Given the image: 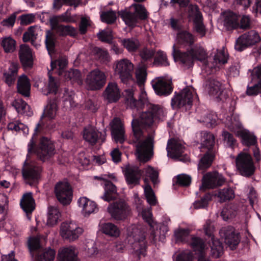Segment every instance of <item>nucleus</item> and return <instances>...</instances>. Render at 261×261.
I'll use <instances>...</instances> for the list:
<instances>
[{
	"mask_svg": "<svg viewBox=\"0 0 261 261\" xmlns=\"http://www.w3.org/2000/svg\"><path fill=\"white\" fill-rule=\"evenodd\" d=\"M202 182L203 188L214 189L222 186L225 182V179L222 174L215 171L205 174Z\"/></svg>",
	"mask_w": 261,
	"mask_h": 261,
	"instance_id": "nucleus-21",
	"label": "nucleus"
},
{
	"mask_svg": "<svg viewBox=\"0 0 261 261\" xmlns=\"http://www.w3.org/2000/svg\"><path fill=\"white\" fill-rule=\"evenodd\" d=\"M101 133L95 129V128L90 126L85 128L83 132L84 139L91 145H94L98 139L103 142L105 138L100 137Z\"/></svg>",
	"mask_w": 261,
	"mask_h": 261,
	"instance_id": "nucleus-34",
	"label": "nucleus"
},
{
	"mask_svg": "<svg viewBox=\"0 0 261 261\" xmlns=\"http://www.w3.org/2000/svg\"><path fill=\"white\" fill-rule=\"evenodd\" d=\"M238 170L243 176L249 177L254 174L255 167L251 156L246 153H240L236 159Z\"/></svg>",
	"mask_w": 261,
	"mask_h": 261,
	"instance_id": "nucleus-14",
	"label": "nucleus"
},
{
	"mask_svg": "<svg viewBox=\"0 0 261 261\" xmlns=\"http://www.w3.org/2000/svg\"><path fill=\"white\" fill-rule=\"evenodd\" d=\"M215 74L202 76L205 79V90L209 95L217 102H224L229 97L227 90L224 85L215 77Z\"/></svg>",
	"mask_w": 261,
	"mask_h": 261,
	"instance_id": "nucleus-5",
	"label": "nucleus"
},
{
	"mask_svg": "<svg viewBox=\"0 0 261 261\" xmlns=\"http://www.w3.org/2000/svg\"><path fill=\"white\" fill-rule=\"evenodd\" d=\"M1 45L5 53H12L16 49V41L11 37H5L2 40Z\"/></svg>",
	"mask_w": 261,
	"mask_h": 261,
	"instance_id": "nucleus-49",
	"label": "nucleus"
},
{
	"mask_svg": "<svg viewBox=\"0 0 261 261\" xmlns=\"http://www.w3.org/2000/svg\"><path fill=\"white\" fill-rule=\"evenodd\" d=\"M20 205L28 215L32 213L35 209V201L31 193L23 195L20 201Z\"/></svg>",
	"mask_w": 261,
	"mask_h": 261,
	"instance_id": "nucleus-36",
	"label": "nucleus"
},
{
	"mask_svg": "<svg viewBox=\"0 0 261 261\" xmlns=\"http://www.w3.org/2000/svg\"><path fill=\"white\" fill-rule=\"evenodd\" d=\"M241 137L242 138V142L244 145L249 147L250 146H254L256 145V137L254 135L251 134L249 132H241Z\"/></svg>",
	"mask_w": 261,
	"mask_h": 261,
	"instance_id": "nucleus-53",
	"label": "nucleus"
},
{
	"mask_svg": "<svg viewBox=\"0 0 261 261\" xmlns=\"http://www.w3.org/2000/svg\"><path fill=\"white\" fill-rule=\"evenodd\" d=\"M228 58L229 55L224 47L213 50L209 56V65H204L203 73L206 75L216 74L220 67L227 63Z\"/></svg>",
	"mask_w": 261,
	"mask_h": 261,
	"instance_id": "nucleus-6",
	"label": "nucleus"
},
{
	"mask_svg": "<svg viewBox=\"0 0 261 261\" xmlns=\"http://www.w3.org/2000/svg\"><path fill=\"white\" fill-rule=\"evenodd\" d=\"M56 196L59 201L63 205L69 204L72 198V190L67 181H60L55 187Z\"/></svg>",
	"mask_w": 261,
	"mask_h": 261,
	"instance_id": "nucleus-19",
	"label": "nucleus"
},
{
	"mask_svg": "<svg viewBox=\"0 0 261 261\" xmlns=\"http://www.w3.org/2000/svg\"><path fill=\"white\" fill-rule=\"evenodd\" d=\"M144 110H145L140 113L139 117H137L134 111L131 126L137 156L140 161L146 162L151 159L153 153L154 119H162L165 112L162 107L154 104L148 103Z\"/></svg>",
	"mask_w": 261,
	"mask_h": 261,
	"instance_id": "nucleus-1",
	"label": "nucleus"
},
{
	"mask_svg": "<svg viewBox=\"0 0 261 261\" xmlns=\"http://www.w3.org/2000/svg\"><path fill=\"white\" fill-rule=\"evenodd\" d=\"M95 57L101 62L107 63L110 61V57L108 51L100 48H95Z\"/></svg>",
	"mask_w": 261,
	"mask_h": 261,
	"instance_id": "nucleus-64",
	"label": "nucleus"
},
{
	"mask_svg": "<svg viewBox=\"0 0 261 261\" xmlns=\"http://www.w3.org/2000/svg\"><path fill=\"white\" fill-rule=\"evenodd\" d=\"M220 232L224 237V242L226 245L231 250H235L240 242V234L236 232L234 228L231 226L223 227Z\"/></svg>",
	"mask_w": 261,
	"mask_h": 261,
	"instance_id": "nucleus-23",
	"label": "nucleus"
},
{
	"mask_svg": "<svg viewBox=\"0 0 261 261\" xmlns=\"http://www.w3.org/2000/svg\"><path fill=\"white\" fill-rule=\"evenodd\" d=\"M41 32L42 30L39 26L33 25L30 27L27 31L24 32L23 35V41L27 42L31 40L33 43Z\"/></svg>",
	"mask_w": 261,
	"mask_h": 261,
	"instance_id": "nucleus-39",
	"label": "nucleus"
},
{
	"mask_svg": "<svg viewBox=\"0 0 261 261\" xmlns=\"http://www.w3.org/2000/svg\"><path fill=\"white\" fill-rule=\"evenodd\" d=\"M191 177L186 174L177 175L173 178V185H176L181 187H188L191 183Z\"/></svg>",
	"mask_w": 261,
	"mask_h": 261,
	"instance_id": "nucleus-54",
	"label": "nucleus"
},
{
	"mask_svg": "<svg viewBox=\"0 0 261 261\" xmlns=\"http://www.w3.org/2000/svg\"><path fill=\"white\" fill-rule=\"evenodd\" d=\"M193 87H187L178 92H174L171 98V106L173 109L183 108L186 111L189 110L192 106Z\"/></svg>",
	"mask_w": 261,
	"mask_h": 261,
	"instance_id": "nucleus-8",
	"label": "nucleus"
},
{
	"mask_svg": "<svg viewBox=\"0 0 261 261\" xmlns=\"http://www.w3.org/2000/svg\"><path fill=\"white\" fill-rule=\"evenodd\" d=\"M122 44L129 53L136 51L140 46L139 41L134 38L123 39Z\"/></svg>",
	"mask_w": 261,
	"mask_h": 261,
	"instance_id": "nucleus-56",
	"label": "nucleus"
},
{
	"mask_svg": "<svg viewBox=\"0 0 261 261\" xmlns=\"http://www.w3.org/2000/svg\"><path fill=\"white\" fill-rule=\"evenodd\" d=\"M188 228H178L174 230V236L176 242L185 243L189 245L194 250L196 249V237L190 234Z\"/></svg>",
	"mask_w": 261,
	"mask_h": 261,
	"instance_id": "nucleus-25",
	"label": "nucleus"
},
{
	"mask_svg": "<svg viewBox=\"0 0 261 261\" xmlns=\"http://www.w3.org/2000/svg\"><path fill=\"white\" fill-rule=\"evenodd\" d=\"M204 229L205 235L210 240L206 242L197 237V261H211L206 256L210 248L211 255L214 258L219 257L223 253L222 244L219 240L215 239L213 234L214 227L206 223Z\"/></svg>",
	"mask_w": 261,
	"mask_h": 261,
	"instance_id": "nucleus-2",
	"label": "nucleus"
},
{
	"mask_svg": "<svg viewBox=\"0 0 261 261\" xmlns=\"http://www.w3.org/2000/svg\"><path fill=\"white\" fill-rule=\"evenodd\" d=\"M70 21V17L67 12L62 15L55 16L51 17L49 20L52 28H56L60 25L59 23L62 22H68Z\"/></svg>",
	"mask_w": 261,
	"mask_h": 261,
	"instance_id": "nucleus-58",
	"label": "nucleus"
},
{
	"mask_svg": "<svg viewBox=\"0 0 261 261\" xmlns=\"http://www.w3.org/2000/svg\"><path fill=\"white\" fill-rule=\"evenodd\" d=\"M77 204L84 216H89L98 209L96 203L86 197H80L77 200Z\"/></svg>",
	"mask_w": 261,
	"mask_h": 261,
	"instance_id": "nucleus-31",
	"label": "nucleus"
},
{
	"mask_svg": "<svg viewBox=\"0 0 261 261\" xmlns=\"http://www.w3.org/2000/svg\"><path fill=\"white\" fill-rule=\"evenodd\" d=\"M106 76L99 69H94L88 73L86 84L88 89L96 90L101 88L106 83Z\"/></svg>",
	"mask_w": 261,
	"mask_h": 261,
	"instance_id": "nucleus-17",
	"label": "nucleus"
},
{
	"mask_svg": "<svg viewBox=\"0 0 261 261\" xmlns=\"http://www.w3.org/2000/svg\"><path fill=\"white\" fill-rule=\"evenodd\" d=\"M120 15L125 24L129 27H135L138 22V17L134 13L121 11Z\"/></svg>",
	"mask_w": 261,
	"mask_h": 261,
	"instance_id": "nucleus-47",
	"label": "nucleus"
},
{
	"mask_svg": "<svg viewBox=\"0 0 261 261\" xmlns=\"http://www.w3.org/2000/svg\"><path fill=\"white\" fill-rule=\"evenodd\" d=\"M260 40L258 34L254 30L250 31L242 35L236 40L235 49L242 51L250 46H252Z\"/></svg>",
	"mask_w": 261,
	"mask_h": 261,
	"instance_id": "nucleus-18",
	"label": "nucleus"
},
{
	"mask_svg": "<svg viewBox=\"0 0 261 261\" xmlns=\"http://www.w3.org/2000/svg\"><path fill=\"white\" fill-rule=\"evenodd\" d=\"M105 193L101 198L106 201L110 202L116 198V187L110 181H106L105 184Z\"/></svg>",
	"mask_w": 261,
	"mask_h": 261,
	"instance_id": "nucleus-38",
	"label": "nucleus"
},
{
	"mask_svg": "<svg viewBox=\"0 0 261 261\" xmlns=\"http://www.w3.org/2000/svg\"><path fill=\"white\" fill-rule=\"evenodd\" d=\"M168 156L177 159L180 161L186 162L189 158L187 155L184 154L185 147L182 142L178 139L172 138L168 140L166 147Z\"/></svg>",
	"mask_w": 261,
	"mask_h": 261,
	"instance_id": "nucleus-12",
	"label": "nucleus"
},
{
	"mask_svg": "<svg viewBox=\"0 0 261 261\" xmlns=\"http://www.w3.org/2000/svg\"><path fill=\"white\" fill-rule=\"evenodd\" d=\"M31 84L28 77L24 74L20 76L17 81V89L19 93L25 97L30 95Z\"/></svg>",
	"mask_w": 261,
	"mask_h": 261,
	"instance_id": "nucleus-35",
	"label": "nucleus"
},
{
	"mask_svg": "<svg viewBox=\"0 0 261 261\" xmlns=\"http://www.w3.org/2000/svg\"><path fill=\"white\" fill-rule=\"evenodd\" d=\"M67 65V60L65 57L60 58L54 62H51V67L52 70H54L55 68L57 67H58L59 75H62L65 72L63 70Z\"/></svg>",
	"mask_w": 261,
	"mask_h": 261,
	"instance_id": "nucleus-61",
	"label": "nucleus"
},
{
	"mask_svg": "<svg viewBox=\"0 0 261 261\" xmlns=\"http://www.w3.org/2000/svg\"><path fill=\"white\" fill-rule=\"evenodd\" d=\"M132 7L134 8V13L136 15L138 19L145 20L148 17V13L143 5L133 4Z\"/></svg>",
	"mask_w": 261,
	"mask_h": 261,
	"instance_id": "nucleus-59",
	"label": "nucleus"
},
{
	"mask_svg": "<svg viewBox=\"0 0 261 261\" xmlns=\"http://www.w3.org/2000/svg\"><path fill=\"white\" fill-rule=\"evenodd\" d=\"M143 170L145 175L150 178L154 186H155L159 183V172L156 169L150 166H148L144 168Z\"/></svg>",
	"mask_w": 261,
	"mask_h": 261,
	"instance_id": "nucleus-55",
	"label": "nucleus"
},
{
	"mask_svg": "<svg viewBox=\"0 0 261 261\" xmlns=\"http://www.w3.org/2000/svg\"><path fill=\"white\" fill-rule=\"evenodd\" d=\"M197 61H199L201 64L199 65L201 68V75L205 76L203 73V67L204 65H209V56L207 55L206 49L202 46L197 45Z\"/></svg>",
	"mask_w": 261,
	"mask_h": 261,
	"instance_id": "nucleus-40",
	"label": "nucleus"
},
{
	"mask_svg": "<svg viewBox=\"0 0 261 261\" xmlns=\"http://www.w3.org/2000/svg\"><path fill=\"white\" fill-rule=\"evenodd\" d=\"M151 85L155 93L159 96H167L173 91L172 79L169 77H156L151 81Z\"/></svg>",
	"mask_w": 261,
	"mask_h": 261,
	"instance_id": "nucleus-15",
	"label": "nucleus"
},
{
	"mask_svg": "<svg viewBox=\"0 0 261 261\" xmlns=\"http://www.w3.org/2000/svg\"><path fill=\"white\" fill-rule=\"evenodd\" d=\"M128 242L132 245L135 253L140 258L146 254V244L144 232L136 225H132L127 229Z\"/></svg>",
	"mask_w": 261,
	"mask_h": 261,
	"instance_id": "nucleus-7",
	"label": "nucleus"
},
{
	"mask_svg": "<svg viewBox=\"0 0 261 261\" xmlns=\"http://www.w3.org/2000/svg\"><path fill=\"white\" fill-rule=\"evenodd\" d=\"M218 196L220 198L221 202H225L233 199L234 194L231 188H224L219 191Z\"/></svg>",
	"mask_w": 261,
	"mask_h": 261,
	"instance_id": "nucleus-60",
	"label": "nucleus"
},
{
	"mask_svg": "<svg viewBox=\"0 0 261 261\" xmlns=\"http://www.w3.org/2000/svg\"><path fill=\"white\" fill-rule=\"evenodd\" d=\"M105 98L109 102H116L120 98V91L115 82H110L107 85L104 93Z\"/></svg>",
	"mask_w": 261,
	"mask_h": 261,
	"instance_id": "nucleus-30",
	"label": "nucleus"
},
{
	"mask_svg": "<svg viewBox=\"0 0 261 261\" xmlns=\"http://www.w3.org/2000/svg\"><path fill=\"white\" fill-rule=\"evenodd\" d=\"M12 105L19 114L27 116L32 114V112L30 111L29 106L21 99L15 100Z\"/></svg>",
	"mask_w": 261,
	"mask_h": 261,
	"instance_id": "nucleus-42",
	"label": "nucleus"
},
{
	"mask_svg": "<svg viewBox=\"0 0 261 261\" xmlns=\"http://www.w3.org/2000/svg\"><path fill=\"white\" fill-rule=\"evenodd\" d=\"M134 69V64L127 59H120L115 63V73L124 83L132 79Z\"/></svg>",
	"mask_w": 261,
	"mask_h": 261,
	"instance_id": "nucleus-13",
	"label": "nucleus"
},
{
	"mask_svg": "<svg viewBox=\"0 0 261 261\" xmlns=\"http://www.w3.org/2000/svg\"><path fill=\"white\" fill-rule=\"evenodd\" d=\"M144 193L147 202L151 205H154L156 203V199L155 194L150 187L147 185L144 187Z\"/></svg>",
	"mask_w": 261,
	"mask_h": 261,
	"instance_id": "nucleus-63",
	"label": "nucleus"
},
{
	"mask_svg": "<svg viewBox=\"0 0 261 261\" xmlns=\"http://www.w3.org/2000/svg\"><path fill=\"white\" fill-rule=\"evenodd\" d=\"M28 246L31 254L33 256L35 253H37L36 258L37 261H53L54 260L56 252L50 248L45 249L41 254H39L40 249V240L37 237H31L28 241Z\"/></svg>",
	"mask_w": 261,
	"mask_h": 261,
	"instance_id": "nucleus-10",
	"label": "nucleus"
},
{
	"mask_svg": "<svg viewBox=\"0 0 261 261\" xmlns=\"http://www.w3.org/2000/svg\"><path fill=\"white\" fill-rule=\"evenodd\" d=\"M224 19V25L228 30H232L239 27L240 16L232 11H224L222 14Z\"/></svg>",
	"mask_w": 261,
	"mask_h": 261,
	"instance_id": "nucleus-29",
	"label": "nucleus"
},
{
	"mask_svg": "<svg viewBox=\"0 0 261 261\" xmlns=\"http://www.w3.org/2000/svg\"><path fill=\"white\" fill-rule=\"evenodd\" d=\"M42 125L37 124L35 128V134L28 144L29 153H35L37 158L43 162L49 161L55 154L56 149L53 142L46 137H42L37 145H36L35 134L41 131Z\"/></svg>",
	"mask_w": 261,
	"mask_h": 261,
	"instance_id": "nucleus-4",
	"label": "nucleus"
},
{
	"mask_svg": "<svg viewBox=\"0 0 261 261\" xmlns=\"http://www.w3.org/2000/svg\"><path fill=\"white\" fill-rule=\"evenodd\" d=\"M201 147L200 151H216L215 148V137L214 135L207 131H202L201 133Z\"/></svg>",
	"mask_w": 261,
	"mask_h": 261,
	"instance_id": "nucleus-27",
	"label": "nucleus"
},
{
	"mask_svg": "<svg viewBox=\"0 0 261 261\" xmlns=\"http://www.w3.org/2000/svg\"><path fill=\"white\" fill-rule=\"evenodd\" d=\"M58 110V105L56 99L50 100L44 110V114L49 119H54Z\"/></svg>",
	"mask_w": 261,
	"mask_h": 261,
	"instance_id": "nucleus-51",
	"label": "nucleus"
},
{
	"mask_svg": "<svg viewBox=\"0 0 261 261\" xmlns=\"http://www.w3.org/2000/svg\"><path fill=\"white\" fill-rule=\"evenodd\" d=\"M102 231L106 235L115 238L118 237L120 233L119 228L110 222L106 223L102 225Z\"/></svg>",
	"mask_w": 261,
	"mask_h": 261,
	"instance_id": "nucleus-45",
	"label": "nucleus"
},
{
	"mask_svg": "<svg viewBox=\"0 0 261 261\" xmlns=\"http://www.w3.org/2000/svg\"><path fill=\"white\" fill-rule=\"evenodd\" d=\"M63 74L65 80L70 81L72 83H77L79 84L82 83L81 73L77 69H70Z\"/></svg>",
	"mask_w": 261,
	"mask_h": 261,
	"instance_id": "nucleus-44",
	"label": "nucleus"
},
{
	"mask_svg": "<svg viewBox=\"0 0 261 261\" xmlns=\"http://www.w3.org/2000/svg\"><path fill=\"white\" fill-rule=\"evenodd\" d=\"M52 28L56 30L60 36L69 35L74 37L77 35L76 29L70 25H60L56 28Z\"/></svg>",
	"mask_w": 261,
	"mask_h": 261,
	"instance_id": "nucleus-48",
	"label": "nucleus"
},
{
	"mask_svg": "<svg viewBox=\"0 0 261 261\" xmlns=\"http://www.w3.org/2000/svg\"><path fill=\"white\" fill-rule=\"evenodd\" d=\"M207 30L203 23V17L201 12L197 6V37L202 38L205 36Z\"/></svg>",
	"mask_w": 261,
	"mask_h": 261,
	"instance_id": "nucleus-46",
	"label": "nucleus"
},
{
	"mask_svg": "<svg viewBox=\"0 0 261 261\" xmlns=\"http://www.w3.org/2000/svg\"><path fill=\"white\" fill-rule=\"evenodd\" d=\"M56 36L50 30H47L45 33V44L48 54L51 55L55 51Z\"/></svg>",
	"mask_w": 261,
	"mask_h": 261,
	"instance_id": "nucleus-43",
	"label": "nucleus"
},
{
	"mask_svg": "<svg viewBox=\"0 0 261 261\" xmlns=\"http://www.w3.org/2000/svg\"><path fill=\"white\" fill-rule=\"evenodd\" d=\"M19 56L23 66L25 68H30L32 67V51L28 45L22 44L20 46Z\"/></svg>",
	"mask_w": 261,
	"mask_h": 261,
	"instance_id": "nucleus-32",
	"label": "nucleus"
},
{
	"mask_svg": "<svg viewBox=\"0 0 261 261\" xmlns=\"http://www.w3.org/2000/svg\"><path fill=\"white\" fill-rule=\"evenodd\" d=\"M237 214L236 207L232 205H228L222 209L221 216L224 220L227 221L234 218Z\"/></svg>",
	"mask_w": 261,
	"mask_h": 261,
	"instance_id": "nucleus-50",
	"label": "nucleus"
},
{
	"mask_svg": "<svg viewBox=\"0 0 261 261\" xmlns=\"http://www.w3.org/2000/svg\"><path fill=\"white\" fill-rule=\"evenodd\" d=\"M111 134L116 143H122L125 140V132L123 125L118 118H115L111 123Z\"/></svg>",
	"mask_w": 261,
	"mask_h": 261,
	"instance_id": "nucleus-26",
	"label": "nucleus"
},
{
	"mask_svg": "<svg viewBox=\"0 0 261 261\" xmlns=\"http://www.w3.org/2000/svg\"><path fill=\"white\" fill-rule=\"evenodd\" d=\"M123 173L128 185L134 187L140 184L142 171L137 166L126 165L123 170Z\"/></svg>",
	"mask_w": 261,
	"mask_h": 261,
	"instance_id": "nucleus-24",
	"label": "nucleus"
},
{
	"mask_svg": "<svg viewBox=\"0 0 261 261\" xmlns=\"http://www.w3.org/2000/svg\"><path fill=\"white\" fill-rule=\"evenodd\" d=\"M83 231V228L73 222H64L61 225V236L63 239L69 241H73L78 239Z\"/></svg>",
	"mask_w": 261,
	"mask_h": 261,
	"instance_id": "nucleus-16",
	"label": "nucleus"
},
{
	"mask_svg": "<svg viewBox=\"0 0 261 261\" xmlns=\"http://www.w3.org/2000/svg\"><path fill=\"white\" fill-rule=\"evenodd\" d=\"M41 171V167L36 163H28L25 161L22 171L25 182L30 185L35 184L40 177Z\"/></svg>",
	"mask_w": 261,
	"mask_h": 261,
	"instance_id": "nucleus-20",
	"label": "nucleus"
},
{
	"mask_svg": "<svg viewBox=\"0 0 261 261\" xmlns=\"http://www.w3.org/2000/svg\"><path fill=\"white\" fill-rule=\"evenodd\" d=\"M203 122L208 127H213L217 125V116L214 114L208 113L207 112L202 118L198 120Z\"/></svg>",
	"mask_w": 261,
	"mask_h": 261,
	"instance_id": "nucleus-57",
	"label": "nucleus"
},
{
	"mask_svg": "<svg viewBox=\"0 0 261 261\" xmlns=\"http://www.w3.org/2000/svg\"><path fill=\"white\" fill-rule=\"evenodd\" d=\"M57 261H77L75 247L69 246L60 249Z\"/></svg>",
	"mask_w": 261,
	"mask_h": 261,
	"instance_id": "nucleus-33",
	"label": "nucleus"
},
{
	"mask_svg": "<svg viewBox=\"0 0 261 261\" xmlns=\"http://www.w3.org/2000/svg\"><path fill=\"white\" fill-rule=\"evenodd\" d=\"M18 65L16 63L11 62L7 70L4 73L6 83L9 86L13 84L17 76Z\"/></svg>",
	"mask_w": 261,
	"mask_h": 261,
	"instance_id": "nucleus-37",
	"label": "nucleus"
},
{
	"mask_svg": "<svg viewBox=\"0 0 261 261\" xmlns=\"http://www.w3.org/2000/svg\"><path fill=\"white\" fill-rule=\"evenodd\" d=\"M60 216L61 214L57 207L49 206L48 208L47 225L53 226L57 224Z\"/></svg>",
	"mask_w": 261,
	"mask_h": 261,
	"instance_id": "nucleus-41",
	"label": "nucleus"
},
{
	"mask_svg": "<svg viewBox=\"0 0 261 261\" xmlns=\"http://www.w3.org/2000/svg\"><path fill=\"white\" fill-rule=\"evenodd\" d=\"M107 211L111 217L117 221H124L130 214V208L122 199L117 200L110 203Z\"/></svg>",
	"mask_w": 261,
	"mask_h": 261,
	"instance_id": "nucleus-11",
	"label": "nucleus"
},
{
	"mask_svg": "<svg viewBox=\"0 0 261 261\" xmlns=\"http://www.w3.org/2000/svg\"><path fill=\"white\" fill-rule=\"evenodd\" d=\"M116 12L113 10L102 12L100 14V18L102 22L108 24L113 23L116 20Z\"/></svg>",
	"mask_w": 261,
	"mask_h": 261,
	"instance_id": "nucleus-62",
	"label": "nucleus"
},
{
	"mask_svg": "<svg viewBox=\"0 0 261 261\" xmlns=\"http://www.w3.org/2000/svg\"><path fill=\"white\" fill-rule=\"evenodd\" d=\"M204 151L203 155H199L200 158L197 167L198 171L201 173L204 172L211 167L215 160L217 152V151Z\"/></svg>",
	"mask_w": 261,
	"mask_h": 261,
	"instance_id": "nucleus-28",
	"label": "nucleus"
},
{
	"mask_svg": "<svg viewBox=\"0 0 261 261\" xmlns=\"http://www.w3.org/2000/svg\"><path fill=\"white\" fill-rule=\"evenodd\" d=\"M176 40L180 47L185 48L187 51L180 52L175 48V45H174L172 47L174 59L179 60L188 68L193 67L196 56L194 36L189 32L182 31L177 34Z\"/></svg>",
	"mask_w": 261,
	"mask_h": 261,
	"instance_id": "nucleus-3",
	"label": "nucleus"
},
{
	"mask_svg": "<svg viewBox=\"0 0 261 261\" xmlns=\"http://www.w3.org/2000/svg\"><path fill=\"white\" fill-rule=\"evenodd\" d=\"M8 129L13 132L22 133L24 135L29 133V128L27 125L19 121L10 122L8 124Z\"/></svg>",
	"mask_w": 261,
	"mask_h": 261,
	"instance_id": "nucleus-52",
	"label": "nucleus"
},
{
	"mask_svg": "<svg viewBox=\"0 0 261 261\" xmlns=\"http://www.w3.org/2000/svg\"><path fill=\"white\" fill-rule=\"evenodd\" d=\"M49 79L48 82L43 78L36 81L35 86L44 95L49 93L56 94L59 86L58 81L52 77L48 72Z\"/></svg>",
	"mask_w": 261,
	"mask_h": 261,
	"instance_id": "nucleus-22",
	"label": "nucleus"
},
{
	"mask_svg": "<svg viewBox=\"0 0 261 261\" xmlns=\"http://www.w3.org/2000/svg\"><path fill=\"white\" fill-rule=\"evenodd\" d=\"M141 87V93L139 100L134 97V91L132 89H126L125 90V101L127 107L133 111L139 112L147 108V104L150 103L147 97V94L144 91L143 87Z\"/></svg>",
	"mask_w": 261,
	"mask_h": 261,
	"instance_id": "nucleus-9",
	"label": "nucleus"
}]
</instances>
